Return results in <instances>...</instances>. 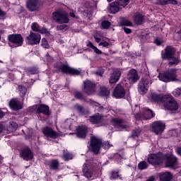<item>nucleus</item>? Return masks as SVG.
I'll return each instance as SVG.
<instances>
[{"label":"nucleus","mask_w":181,"mask_h":181,"mask_svg":"<svg viewBox=\"0 0 181 181\" xmlns=\"http://www.w3.org/2000/svg\"><path fill=\"white\" fill-rule=\"evenodd\" d=\"M146 181H155V177L151 176Z\"/></svg>","instance_id":"obj_62"},{"label":"nucleus","mask_w":181,"mask_h":181,"mask_svg":"<svg viewBox=\"0 0 181 181\" xmlns=\"http://www.w3.org/2000/svg\"><path fill=\"white\" fill-rule=\"evenodd\" d=\"M59 168V161L57 160H53L51 162L50 168L56 170Z\"/></svg>","instance_id":"obj_38"},{"label":"nucleus","mask_w":181,"mask_h":181,"mask_svg":"<svg viewBox=\"0 0 181 181\" xmlns=\"http://www.w3.org/2000/svg\"><path fill=\"white\" fill-rule=\"evenodd\" d=\"M38 32H40V33H42V35H47L48 33L47 29L46 28H40Z\"/></svg>","instance_id":"obj_53"},{"label":"nucleus","mask_w":181,"mask_h":181,"mask_svg":"<svg viewBox=\"0 0 181 181\" xmlns=\"http://www.w3.org/2000/svg\"><path fill=\"white\" fill-rule=\"evenodd\" d=\"M126 91L124 87L120 84H117L113 92V95L115 98H124L125 97Z\"/></svg>","instance_id":"obj_12"},{"label":"nucleus","mask_w":181,"mask_h":181,"mask_svg":"<svg viewBox=\"0 0 181 181\" xmlns=\"http://www.w3.org/2000/svg\"><path fill=\"white\" fill-rule=\"evenodd\" d=\"M151 129L156 135H160L165 130V124L161 122H156L151 124Z\"/></svg>","instance_id":"obj_9"},{"label":"nucleus","mask_w":181,"mask_h":181,"mask_svg":"<svg viewBox=\"0 0 181 181\" xmlns=\"http://www.w3.org/2000/svg\"><path fill=\"white\" fill-rule=\"evenodd\" d=\"M153 117H155L153 112L147 107L144 109L141 114L137 113L135 115V118L136 119H151V118H153Z\"/></svg>","instance_id":"obj_6"},{"label":"nucleus","mask_w":181,"mask_h":181,"mask_svg":"<svg viewBox=\"0 0 181 181\" xmlns=\"http://www.w3.org/2000/svg\"><path fill=\"white\" fill-rule=\"evenodd\" d=\"M163 102L165 108H167L170 111H176L179 108L177 103L175 101V99L170 95H164L163 97Z\"/></svg>","instance_id":"obj_2"},{"label":"nucleus","mask_w":181,"mask_h":181,"mask_svg":"<svg viewBox=\"0 0 181 181\" xmlns=\"http://www.w3.org/2000/svg\"><path fill=\"white\" fill-rule=\"evenodd\" d=\"M52 18L54 21L57 23H69L70 19L69 18V14L64 13H62L59 11H55L52 13Z\"/></svg>","instance_id":"obj_5"},{"label":"nucleus","mask_w":181,"mask_h":181,"mask_svg":"<svg viewBox=\"0 0 181 181\" xmlns=\"http://www.w3.org/2000/svg\"><path fill=\"white\" fill-rule=\"evenodd\" d=\"M154 42L156 43V45H157V46H160V45H162L163 43L162 40L159 39H156Z\"/></svg>","instance_id":"obj_59"},{"label":"nucleus","mask_w":181,"mask_h":181,"mask_svg":"<svg viewBox=\"0 0 181 181\" xmlns=\"http://www.w3.org/2000/svg\"><path fill=\"white\" fill-rule=\"evenodd\" d=\"M88 46L89 47H90V49H93V50L95 52V53H96L97 54H101V50L98 49V48H97V47L94 46V45H93V42H89L88 43Z\"/></svg>","instance_id":"obj_35"},{"label":"nucleus","mask_w":181,"mask_h":181,"mask_svg":"<svg viewBox=\"0 0 181 181\" xmlns=\"http://www.w3.org/2000/svg\"><path fill=\"white\" fill-rule=\"evenodd\" d=\"M139 134H141V129H135L132 132V136L133 138H136V137L139 136Z\"/></svg>","instance_id":"obj_43"},{"label":"nucleus","mask_w":181,"mask_h":181,"mask_svg":"<svg viewBox=\"0 0 181 181\" xmlns=\"http://www.w3.org/2000/svg\"><path fill=\"white\" fill-rule=\"evenodd\" d=\"M90 121L92 124H99L103 121V116L100 114L95 115L90 117Z\"/></svg>","instance_id":"obj_26"},{"label":"nucleus","mask_w":181,"mask_h":181,"mask_svg":"<svg viewBox=\"0 0 181 181\" xmlns=\"http://www.w3.org/2000/svg\"><path fill=\"white\" fill-rule=\"evenodd\" d=\"M40 6V1L39 0H28L27 8L31 12L37 11Z\"/></svg>","instance_id":"obj_14"},{"label":"nucleus","mask_w":181,"mask_h":181,"mask_svg":"<svg viewBox=\"0 0 181 181\" xmlns=\"http://www.w3.org/2000/svg\"><path fill=\"white\" fill-rule=\"evenodd\" d=\"M10 108L14 111H18V110H21L22 103L18 100V99H12L9 102Z\"/></svg>","instance_id":"obj_23"},{"label":"nucleus","mask_w":181,"mask_h":181,"mask_svg":"<svg viewBox=\"0 0 181 181\" xmlns=\"http://www.w3.org/2000/svg\"><path fill=\"white\" fill-rule=\"evenodd\" d=\"M112 124L115 126V128L121 131V129H125L127 128V124L124 120L120 119H112Z\"/></svg>","instance_id":"obj_17"},{"label":"nucleus","mask_w":181,"mask_h":181,"mask_svg":"<svg viewBox=\"0 0 181 181\" xmlns=\"http://www.w3.org/2000/svg\"><path fill=\"white\" fill-rule=\"evenodd\" d=\"M176 77L175 69H170L168 71L160 74L158 75L159 80H160V81H164V83L175 81V80H176Z\"/></svg>","instance_id":"obj_3"},{"label":"nucleus","mask_w":181,"mask_h":181,"mask_svg":"<svg viewBox=\"0 0 181 181\" xmlns=\"http://www.w3.org/2000/svg\"><path fill=\"white\" fill-rule=\"evenodd\" d=\"M99 46H103V47H108L110 46V43L107 42H101L99 43Z\"/></svg>","instance_id":"obj_56"},{"label":"nucleus","mask_w":181,"mask_h":181,"mask_svg":"<svg viewBox=\"0 0 181 181\" xmlns=\"http://www.w3.org/2000/svg\"><path fill=\"white\" fill-rule=\"evenodd\" d=\"M100 93L102 94V95H105V97H107V95H110V90H107V88H102L100 89Z\"/></svg>","instance_id":"obj_48"},{"label":"nucleus","mask_w":181,"mask_h":181,"mask_svg":"<svg viewBox=\"0 0 181 181\" xmlns=\"http://www.w3.org/2000/svg\"><path fill=\"white\" fill-rule=\"evenodd\" d=\"M74 109L77 110L78 112H80V114H85L86 112V110L84 109V107L78 104H76L74 105Z\"/></svg>","instance_id":"obj_37"},{"label":"nucleus","mask_w":181,"mask_h":181,"mask_svg":"<svg viewBox=\"0 0 181 181\" xmlns=\"http://www.w3.org/2000/svg\"><path fill=\"white\" fill-rule=\"evenodd\" d=\"M101 25L103 29H108L111 26V23L108 21H104L102 22Z\"/></svg>","instance_id":"obj_41"},{"label":"nucleus","mask_w":181,"mask_h":181,"mask_svg":"<svg viewBox=\"0 0 181 181\" xmlns=\"http://www.w3.org/2000/svg\"><path fill=\"white\" fill-rule=\"evenodd\" d=\"M29 73H30V74H37V69H35V68H31V69H30V70H29Z\"/></svg>","instance_id":"obj_55"},{"label":"nucleus","mask_w":181,"mask_h":181,"mask_svg":"<svg viewBox=\"0 0 181 181\" xmlns=\"http://www.w3.org/2000/svg\"><path fill=\"white\" fill-rule=\"evenodd\" d=\"M175 48L168 46L165 48V53L163 54L161 57L162 59H169L175 55Z\"/></svg>","instance_id":"obj_20"},{"label":"nucleus","mask_w":181,"mask_h":181,"mask_svg":"<svg viewBox=\"0 0 181 181\" xmlns=\"http://www.w3.org/2000/svg\"><path fill=\"white\" fill-rule=\"evenodd\" d=\"M31 29L32 30H33L34 32H39V30L40 29V27H39V25L36 23H33L31 25Z\"/></svg>","instance_id":"obj_44"},{"label":"nucleus","mask_w":181,"mask_h":181,"mask_svg":"<svg viewBox=\"0 0 181 181\" xmlns=\"http://www.w3.org/2000/svg\"><path fill=\"white\" fill-rule=\"evenodd\" d=\"M124 30L125 33H127V34H129L132 32L131 29H129L128 28H124Z\"/></svg>","instance_id":"obj_60"},{"label":"nucleus","mask_w":181,"mask_h":181,"mask_svg":"<svg viewBox=\"0 0 181 181\" xmlns=\"http://www.w3.org/2000/svg\"><path fill=\"white\" fill-rule=\"evenodd\" d=\"M122 25H123V26H132V23L129 20L125 19L122 21Z\"/></svg>","instance_id":"obj_51"},{"label":"nucleus","mask_w":181,"mask_h":181,"mask_svg":"<svg viewBox=\"0 0 181 181\" xmlns=\"http://www.w3.org/2000/svg\"><path fill=\"white\" fill-rule=\"evenodd\" d=\"M165 165L167 168H174L177 165V158L173 155H170L166 160Z\"/></svg>","instance_id":"obj_21"},{"label":"nucleus","mask_w":181,"mask_h":181,"mask_svg":"<svg viewBox=\"0 0 181 181\" xmlns=\"http://www.w3.org/2000/svg\"><path fill=\"white\" fill-rule=\"evenodd\" d=\"M75 97L78 98V100H85L84 95L81 92H76L74 94Z\"/></svg>","instance_id":"obj_47"},{"label":"nucleus","mask_w":181,"mask_h":181,"mask_svg":"<svg viewBox=\"0 0 181 181\" xmlns=\"http://www.w3.org/2000/svg\"><path fill=\"white\" fill-rule=\"evenodd\" d=\"M73 122H74V120H73V119H67L63 123L64 128H66V129H71V125H73Z\"/></svg>","instance_id":"obj_31"},{"label":"nucleus","mask_w":181,"mask_h":181,"mask_svg":"<svg viewBox=\"0 0 181 181\" xmlns=\"http://www.w3.org/2000/svg\"><path fill=\"white\" fill-rule=\"evenodd\" d=\"M42 132L45 136V138L49 141H50V138L54 139L59 136V134L53 131V129H52L50 127H45L42 129Z\"/></svg>","instance_id":"obj_11"},{"label":"nucleus","mask_w":181,"mask_h":181,"mask_svg":"<svg viewBox=\"0 0 181 181\" xmlns=\"http://www.w3.org/2000/svg\"><path fill=\"white\" fill-rule=\"evenodd\" d=\"M160 181H170L172 180V174L170 172L163 173L160 175Z\"/></svg>","instance_id":"obj_28"},{"label":"nucleus","mask_w":181,"mask_h":181,"mask_svg":"<svg viewBox=\"0 0 181 181\" xmlns=\"http://www.w3.org/2000/svg\"><path fill=\"white\" fill-rule=\"evenodd\" d=\"M18 91H20L21 97H23L26 94L27 89L22 86H18Z\"/></svg>","instance_id":"obj_40"},{"label":"nucleus","mask_w":181,"mask_h":181,"mask_svg":"<svg viewBox=\"0 0 181 181\" xmlns=\"http://www.w3.org/2000/svg\"><path fill=\"white\" fill-rule=\"evenodd\" d=\"M127 78L130 83H136L139 80V76L135 69H132L127 74Z\"/></svg>","instance_id":"obj_19"},{"label":"nucleus","mask_w":181,"mask_h":181,"mask_svg":"<svg viewBox=\"0 0 181 181\" xmlns=\"http://www.w3.org/2000/svg\"><path fill=\"white\" fill-rule=\"evenodd\" d=\"M76 135L78 138H86L87 135V127L86 126L78 127Z\"/></svg>","instance_id":"obj_22"},{"label":"nucleus","mask_w":181,"mask_h":181,"mask_svg":"<svg viewBox=\"0 0 181 181\" xmlns=\"http://www.w3.org/2000/svg\"><path fill=\"white\" fill-rule=\"evenodd\" d=\"M139 169L141 170H144V169H146L148 168V163L145 161H141L138 165Z\"/></svg>","instance_id":"obj_39"},{"label":"nucleus","mask_w":181,"mask_h":181,"mask_svg":"<svg viewBox=\"0 0 181 181\" xmlns=\"http://www.w3.org/2000/svg\"><path fill=\"white\" fill-rule=\"evenodd\" d=\"M11 131H16L18 129V124L16 122H12L10 124Z\"/></svg>","instance_id":"obj_52"},{"label":"nucleus","mask_w":181,"mask_h":181,"mask_svg":"<svg viewBox=\"0 0 181 181\" xmlns=\"http://www.w3.org/2000/svg\"><path fill=\"white\" fill-rule=\"evenodd\" d=\"M52 61H53V59L52 58V57L49 55H47L45 57V62H48L49 63H52Z\"/></svg>","instance_id":"obj_58"},{"label":"nucleus","mask_w":181,"mask_h":181,"mask_svg":"<svg viewBox=\"0 0 181 181\" xmlns=\"http://www.w3.org/2000/svg\"><path fill=\"white\" fill-rule=\"evenodd\" d=\"M150 99L151 100V101H159V95L156 93H151L150 95Z\"/></svg>","instance_id":"obj_45"},{"label":"nucleus","mask_w":181,"mask_h":181,"mask_svg":"<svg viewBox=\"0 0 181 181\" xmlns=\"http://www.w3.org/2000/svg\"><path fill=\"white\" fill-rule=\"evenodd\" d=\"M40 39L42 37L39 33L30 32V35L27 37L26 42L28 45H39Z\"/></svg>","instance_id":"obj_8"},{"label":"nucleus","mask_w":181,"mask_h":181,"mask_svg":"<svg viewBox=\"0 0 181 181\" xmlns=\"http://www.w3.org/2000/svg\"><path fill=\"white\" fill-rule=\"evenodd\" d=\"M119 77H121V71L118 69H115L113 71V73L111 74L109 82L110 84H114L119 80Z\"/></svg>","instance_id":"obj_18"},{"label":"nucleus","mask_w":181,"mask_h":181,"mask_svg":"<svg viewBox=\"0 0 181 181\" xmlns=\"http://www.w3.org/2000/svg\"><path fill=\"white\" fill-rule=\"evenodd\" d=\"M148 88H146V86H144L142 83L139 84L138 90H139V94H141V95H144V94H146V93H148Z\"/></svg>","instance_id":"obj_33"},{"label":"nucleus","mask_w":181,"mask_h":181,"mask_svg":"<svg viewBox=\"0 0 181 181\" xmlns=\"http://www.w3.org/2000/svg\"><path fill=\"white\" fill-rule=\"evenodd\" d=\"M101 146L104 148V149H110L112 144H110V141H105L103 143V140L97 136H93L90 138V149L93 153H98L100 152V149H101Z\"/></svg>","instance_id":"obj_1"},{"label":"nucleus","mask_w":181,"mask_h":181,"mask_svg":"<svg viewBox=\"0 0 181 181\" xmlns=\"http://www.w3.org/2000/svg\"><path fill=\"white\" fill-rule=\"evenodd\" d=\"M84 88H83V93L88 95H91L95 93V83L90 80H86L83 82Z\"/></svg>","instance_id":"obj_7"},{"label":"nucleus","mask_w":181,"mask_h":181,"mask_svg":"<svg viewBox=\"0 0 181 181\" xmlns=\"http://www.w3.org/2000/svg\"><path fill=\"white\" fill-rule=\"evenodd\" d=\"M37 114H44L45 115H49V107L45 105H41L37 110Z\"/></svg>","instance_id":"obj_27"},{"label":"nucleus","mask_w":181,"mask_h":181,"mask_svg":"<svg viewBox=\"0 0 181 181\" xmlns=\"http://www.w3.org/2000/svg\"><path fill=\"white\" fill-rule=\"evenodd\" d=\"M119 9H121V6L117 1L112 3L109 6L110 13H117Z\"/></svg>","instance_id":"obj_24"},{"label":"nucleus","mask_w":181,"mask_h":181,"mask_svg":"<svg viewBox=\"0 0 181 181\" xmlns=\"http://www.w3.org/2000/svg\"><path fill=\"white\" fill-rule=\"evenodd\" d=\"M96 74H98V76H103V74H104V69L99 68L98 71L96 72Z\"/></svg>","instance_id":"obj_54"},{"label":"nucleus","mask_w":181,"mask_h":181,"mask_svg":"<svg viewBox=\"0 0 181 181\" xmlns=\"http://www.w3.org/2000/svg\"><path fill=\"white\" fill-rule=\"evenodd\" d=\"M133 19L136 25H142V22H144V16L139 13H136L134 16Z\"/></svg>","instance_id":"obj_25"},{"label":"nucleus","mask_w":181,"mask_h":181,"mask_svg":"<svg viewBox=\"0 0 181 181\" xmlns=\"http://www.w3.org/2000/svg\"><path fill=\"white\" fill-rule=\"evenodd\" d=\"M59 69L63 73H69V74H74L75 76L80 74V71L65 64H62Z\"/></svg>","instance_id":"obj_15"},{"label":"nucleus","mask_w":181,"mask_h":181,"mask_svg":"<svg viewBox=\"0 0 181 181\" xmlns=\"http://www.w3.org/2000/svg\"><path fill=\"white\" fill-rule=\"evenodd\" d=\"M95 40L97 43H100V42H101V38L95 37Z\"/></svg>","instance_id":"obj_61"},{"label":"nucleus","mask_w":181,"mask_h":181,"mask_svg":"<svg viewBox=\"0 0 181 181\" xmlns=\"http://www.w3.org/2000/svg\"><path fill=\"white\" fill-rule=\"evenodd\" d=\"M119 177V175L118 174V172H112V175H110V180H115V179H118Z\"/></svg>","instance_id":"obj_49"},{"label":"nucleus","mask_w":181,"mask_h":181,"mask_svg":"<svg viewBox=\"0 0 181 181\" xmlns=\"http://www.w3.org/2000/svg\"><path fill=\"white\" fill-rule=\"evenodd\" d=\"M42 46L45 49H49V44L47 43V40H46V38H42Z\"/></svg>","instance_id":"obj_50"},{"label":"nucleus","mask_w":181,"mask_h":181,"mask_svg":"<svg viewBox=\"0 0 181 181\" xmlns=\"http://www.w3.org/2000/svg\"><path fill=\"white\" fill-rule=\"evenodd\" d=\"M116 2L119 5V6L125 8V6L129 4V0H117Z\"/></svg>","instance_id":"obj_36"},{"label":"nucleus","mask_w":181,"mask_h":181,"mask_svg":"<svg viewBox=\"0 0 181 181\" xmlns=\"http://www.w3.org/2000/svg\"><path fill=\"white\" fill-rule=\"evenodd\" d=\"M0 16H5V12L0 8Z\"/></svg>","instance_id":"obj_63"},{"label":"nucleus","mask_w":181,"mask_h":181,"mask_svg":"<svg viewBox=\"0 0 181 181\" xmlns=\"http://www.w3.org/2000/svg\"><path fill=\"white\" fill-rule=\"evenodd\" d=\"M168 60H169V66H177L179 64V59L177 57H170V58H167Z\"/></svg>","instance_id":"obj_30"},{"label":"nucleus","mask_w":181,"mask_h":181,"mask_svg":"<svg viewBox=\"0 0 181 181\" xmlns=\"http://www.w3.org/2000/svg\"><path fill=\"white\" fill-rule=\"evenodd\" d=\"M83 172L85 177L90 179V177H95V173H94V170L90 164L85 163L83 168Z\"/></svg>","instance_id":"obj_10"},{"label":"nucleus","mask_w":181,"mask_h":181,"mask_svg":"<svg viewBox=\"0 0 181 181\" xmlns=\"http://www.w3.org/2000/svg\"><path fill=\"white\" fill-rule=\"evenodd\" d=\"M66 26H67V25H66V24L57 25V30H63V29H65V28H66Z\"/></svg>","instance_id":"obj_57"},{"label":"nucleus","mask_w":181,"mask_h":181,"mask_svg":"<svg viewBox=\"0 0 181 181\" xmlns=\"http://www.w3.org/2000/svg\"><path fill=\"white\" fill-rule=\"evenodd\" d=\"M139 84H142L143 87H146L149 88V85L152 84V81L148 80V78H143Z\"/></svg>","instance_id":"obj_32"},{"label":"nucleus","mask_w":181,"mask_h":181,"mask_svg":"<svg viewBox=\"0 0 181 181\" xmlns=\"http://www.w3.org/2000/svg\"><path fill=\"white\" fill-rule=\"evenodd\" d=\"M8 45L13 47H19L23 45V37L21 34H12L8 35Z\"/></svg>","instance_id":"obj_4"},{"label":"nucleus","mask_w":181,"mask_h":181,"mask_svg":"<svg viewBox=\"0 0 181 181\" xmlns=\"http://www.w3.org/2000/svg\"><path fill=\"white\" fill-rule=\"evenodd\" d=\"M2 117H4V112L0 110V118H2Z\"/></svg>","instance_id":"obj_64"},{"label":"nucleus","mask_w":181,"mask_h":181,"mask_svg":"<svg viewBox=\"0 0 181 181\" xmlns=\"http://www.w3.org/2000/svg\"><path fill=\"white\" fill-rule=\"evenodd\" d=\"M148 162L151 165L162 163V154H151L148 158Z\"/></svg>","instance_id":"obj_13"},{"label":"nucleus","mask_w":181,"mask_h":181,"mask_svg":"<svg viewBox=\"0 0 181 181\" xmlns=\"http://www.w3.org/2000/svg\"><path fill=\"white\" fill-rule=\"evenodd\" d=\"M63 158L65 160H70V159H73V154L70 153H64L63 156Z\"/></svg>","instance_id":"obj_42"},{"label":"nucleus","mask_w":181,"mask_h":181,"mask_svg":"<svg viewBox=\"0 0 181 181\" xmlns=\"http://www.w3.org/2000/svg\"><path fill=\"white\" fill-rule=\"evenodd\" d=\"M90 104L95 107V110L97 111L101 112L104 111V107L101 106L100 103H98L97 102H94L93 100H90Z\"/></svg>","instance_id":"obj_34"},{"label":"nucleus","mask_w":181,"mask_h":181,"mask_svg":"<svg viewBox=\"0 0 181 181\" xmlns=\"http://www.w3.org/2000/svg\"><path fill=\"white\" fill-rule=\"evenodd\" d=\"M156 4L158 5H169V4L176 5L177 1L176 0H158Z\"/></svg>","instance_id":"obj_29"},{"label":"nucleus","mask_w":181,"mask_h":181,"mask_svg":"<svg viewBox=\"0 0 181 181\" xmlns=\"http://www.w3.org/2000/svg\"><path fill=\"white\" fill-rule=\"evenodd\" d=\"M173 95L175 97H179L181 95V88H177L173 91Z\"/></svg>","instance_id":"obj_46"},{"label":"nucleus","mask_w":181,"mask_h":181,"mask_svg":"<svg viewBox=\"0 0 181 181\" xmlns=\"http://www.w3.org/2000/svg\"><path fill=\"white\" fill-rule=\"evenodd\" d=\"M21 156L24 160H32L33 159V153H32L29 148H23L21 151Z\"/></svg>","instance_id":"obj_16"}]
</instances>
